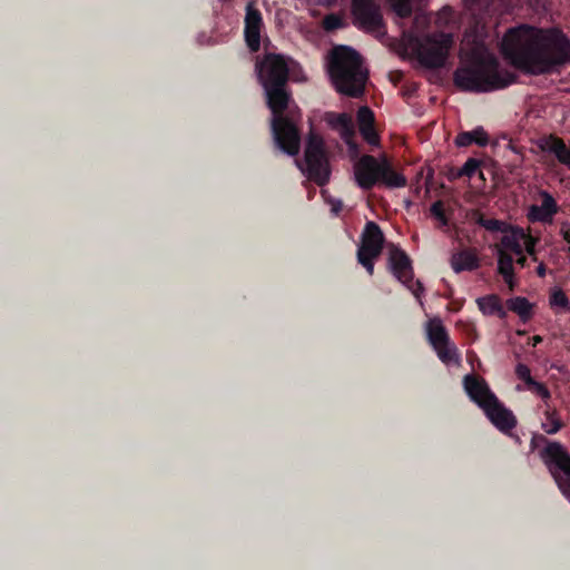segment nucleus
Returning <instances> with one entry per match:
<instances>
[{"label": "nucleus", "instance_id": "f257e3e1", "mask_svg": "<svg viewBox=\"0 0 570 570\" xmlns=\"http://www.w3.org/2000/svg\"><path fill=\"white\" fill-rule=\"evenodd\" d=\"M502 52L512 65L531 73L570 63V41L554 29L529 26L510 29L502 40Z\"/></svg>", "mask_w": 570, "mask_h": 570}, {"label": "nucleus", "instance_id": "f03ea898", "mask_svg": "<svg viewBox=\"0 0 570 570\" xmlns=\"http://www.w3.org/2000/svg\"><path fill=\"white\" fill-rule=\"evenodd\" d=\"M514 75L499 68L497 59L481 51L454 72V83L464 91L489 92L505 88Z\"/></svg>", "mask_w": 570, "mask_h": 570}, {"label": "nucleus", "instance_id": "7ed1b4c3", "mask_svg": "<svg viewBox=\"0 0 570 570\" xmlns=\"http://www.w3.org/2000/svg\"><path fill=\"white\" fill-rule=\"evenodd\" d=\"M264 89L267 105L273 114L271 127L274 141L287 155L296 156L301 147V136L296 125L301 114L297 111L295 115L289 108L291 97L286 85Z\"/></svg>", "mask_w": 570, "mask_h": 570}, {"label": "nucleus", "instance_id": "20e7f679", "mask_svg": "<svg viewBox=\"0 0 570 570\" xmlns=\"http://www.w3.org/2000/svg\"><path fill=\"white\" fill-rule=\"evenodd\" d=\"M327 71L336 90L351 97H360L367 81V69L361 56L350 47H334L326 57Z\"/></svg>", "mask_w": 570, "mask_h": 570}, {"label": "nucleus", "instance_id": "39448f33", "mask_svg": "<svg viewBox=\"0 0 570 570\" xmlns=\"http://www.w3.org/2000/svg\"><path fill=\"white\" fill-rule=\"evenodd\" d=\"M538 242L539 238L524 228L509 226L502 229V237L495 245L498 272L502 275L510 291L515 286L512 256L522 253L532 254L531 252H533Z\"/></svg>", "mask_w": 570, "mask_h": 570}, {"label": "nucleus", "instance_id": "423d86ee", "mask_svg": "<svg viewBox=\"0 0 570 570\" xmlns=\"http://www.w3.org/2000/svg\"><path fill=\"white\" fill-rule=\"evenodd\" d=\"M452 46V33L433 32L415 39L413 49L421 65L428 68H440L444 66Z\"/></svg>", "mask_w": 570, "mask_h": 570}, {"label": "nucleus", "instance_id": "0eeeda50", "mask_svg": "<svg viewBox=\"0 0 570 570\" xmlns=\"http://www.w3.org/2000/svg\"><path fill=\"white\" fill-rule=\"evenodd\" d=\"M541 458L549 465L559 489L570 501V455L559 442H548Z\"/></svg>", "mask_w": 570, "mask_h": 570}, {"label": "nucleus", "instance_id": "6e6552de", "mask_svg": "<svg viewBox=\"0 0 570 570\" xmlns=\"http://www.w3.org/2000/svg\"><path fill=\"white\" fill-rule=\"evenodd\" d=\"M305 166L309 179L324 185L330 178L328 163L324 150L323 138L309 131L305 148Z\"/></svg>", "mask_w": 570, "mask_h": 570}, {"label": "nucleus", "instance_id": "1a4fd4ad", "mask_svg": "<svg viewBox=\"0 0 570 570\" xmlns=\"http://www.w3.org/2000/svg\"><path fill=\"white\" fill-rule=\"evenodd\" d=\"M256 72L264 88L285 86L288 78V65L283 56L268 53L256 62Z\"/></svg>", "mask_w": 570, "mask_h": 570}, {"label": "nucleus", "instance_id": "9d476101", "mask_svg": "<svg viewBox=\"0 0 570 570\" xmlns=\"http://www.w3.org/2000/svg\"><path fill=\"white\" fill-rule=\"evenodd\" d=\"M352 12L360 28L377 37L385 35L381 9L375 0H354Z\"/></svg>", "mask_w": 570, "mask_h": 570}, {"label": "nucleus", "instance_id": "9b49d317", "mask_svg": "<svg viewBox=\"0 0 570 570\" xmlns=\"http://www.w3.org/2000/svg\"><path fill=\"white\" fill-rule=\"evenodd\" d=\"M389 264L393 275L406 285L415 297H420L422 285L420 282H413L412 266L407 255L399 248H392L390 250Z\"/></svg>", "mask_w": 570, "mask_h": 570}, {"label": "nucleus", "instance_id": "f8f14e48", "mask_svg": "<svg viewBox=\"0 0 570 570\" xmlns=\"http://www.w3.org/2000/svg\"><path fill=\"white\" fill-rule=\"evenodd\" d=\"M383 167V158L376 159L373 156H363L354 165V177L356 184L363 189H370L380 181Z\"/></svg>", "mask_w": 570, "mask_h": 570}, {"label": "nucleus", "instance_id": "ddd939ff", "mask_svg": "<svg viewBox=\"0 0 570 570\" xmlns=\"http://www.w3.org/2000/svg\"><path fill=\"white\" fill-rule=\"evenodd\" d=\"M463 387L469 397L481 409L485 407L497 396L491 392L484 379L468 374L463 377Z\"/></svg>", "mask_w": 570, "mask_h": 570}, {"label": "nucleus", "instance_id": "4468645a", "mask_svg": "<svg viewBox=\"0 0 570 570\" xmlns=\"http://www.w3.org/2000/svg\"><path fill=\"white\" fill-rule=\"evenodd\" d=\"M384 236L374 222H367L362 234L357 255L380 256L383 249Z\"/></svg>", "mask_w": 570, "mask_h": 570}, {"label": "nucleus", "instance_id": "2eb2a0df", "mask_svg": "<svg viewBox=\"0 0 570 570\" xmlns=\"http://www.w3.org/2000/svg\"><path fill=\"white\" fill-rule=\"evenodd\" d=\"M262 24L261 12L254 7L253 1H249L246 7L245 16V39L250 51L255 52L261 47Z\"/></svg>", "mask_w": 570, "mask_h": 570}, {"label": "nucleus", "instance_id": "dca6fc26", "mask_svg": "<svg viewBox=\"0 0 570 570\" xmlns=\"http://www.w3.org/2000/svg\"><path fill=\"white\" fill-rule=\"evenodd\" d=\"M324 120L332 129L338 131L341 138L348 145L351 150L356 154L357 148L353 142L355 132L352 116L345 112H326Z\"/></svg>", "mask_w": 570, "mask_h": 570}, {"label": "nucleus", "instance_id": "f3484780", "mask_svg": "<svg viewBox=\"0 0 570 570\" xmlns=\"http://www.w3.org/2000/svg\"><path fill=\"white\" fill-rule=\"evenodd\" d=\"M482 410L492 424L500 431L508 432L517 424L513 413L504 407L497 397Z\"/></svg>", "mask_w": 570, "mask_h": 570}, {"label": "nucleus", "instance_id": "a211bd4d", "mask_svg": "<svg viewBox=\"0 0 570 570\" xmlns=\"http://www.w3.org/2000/svg\"><path fill=\"white\" fill-rule=\"evenodd\" d=\"M541 205H532L528 210V218L532 222H551L558 210L554 198L547 191H541Z\"/></svg>", "mask_w": 570, "mask_h": 570}, {"label": "nucleus", "instance_id": "6ab92c4d", "mask_svg": "<svg viewBox=\"0 0 570 570\" xmlns=\"http://www.w3.org/2000/svg\"><path fill=\"white\" fill-rule=\"evenodd\" d=\"M357 122L363 138L373 146L379 145L380 138L374 128V114L368 107H361L357 111Z\"/></svg>", "mask_w": 570, "mask_h": 570}, {"label": "nucleus", "instance_id": "aec40b11", "mask_svg": "<svg viewBox=\"0 0 570 570\" xmlns=\"http://www.w3.org/2000/svg\"><path fill=\"white\" fill-rule=\"evenodd\" d=\"M450 265L455 273L474 271L480 265L478 253L475 249H462L453 253Z\"/></svg>", "mask_w": 570, "mask_h": 570}, {"label": "nucleus", "instance_id": "412c9836", "mask_svg": "<svg viewBox=\"0 0 570 570\" xmlns=\"http://www.w3.org/2000/svg\"><path fill=\"white\" fill-rule=\"evenodd\" d=\"M538 147L542 151L551 153L556 156L558 161L563 165L568 155L570 154V149L566 146L564 141L556 136H546L538 140Z\"/></svg>", "mask_w": 570, "mask_h": 570}, {"label": "nucleus", "instance_id": "4be33fe9", "mask_svg": "<svg viewBox=\"0 0 570 570\" xmlns=\"http://www.w3.org/2000/svg\"><path fill=\"white\" fill-rule=\"evenodd\" d=\"M426 335L433 347L450 341L449 334L440 318H432L426 324Z\"/></svg>", "mask_w": 570, "mask_h": 570}, {"label": "nucleus", "instance_id": "5701e85b", "mask_svg": "<svg viewBox=\"0 0 570 570\" xmlns=\"http://www.w3.org/2000/svg\"><path fill=\"white\" fill-rule=\"evenodd\" d=\"M380 181L389 188H401L406 185V178L402 174L395 171L384 157Z\"/></svg>", "mask_w": 570, "mask_h": 570}, {"label": "nucleus", "instance_id": "b1692460", "mask_svg": "<svg viewBox=\"0 0 570 570\" xmlns=\"http://www.w3.org/2000/svg\"><path fill=\"white\" fill-rule=\"evenodd\" d=\"M489 142V137L482 127H478L472 131H464L456 136L455 144L459 147H466L471 144L485 146Z\"/></svg>", "mask_w": 570, "mask_h": 570}, {"label": "nucleus", "instance_id": "393cba45", "mask_svg": "<svg viewBox=\"0 0 570 570\" xmlns=\"http://www.w3.org/2000/svg\"><path fill=\"white\" fill-rule=\"evenodd\" d=\"M544 421L542 422L541 426L542 430L548 434H556L559 432L563 424L561 422L560 415L558 411L553 407H551L548 403L544 410Z\"/></svg>", "mask_w": 570, "mask_h": 570}, {"label": "nucleus", "instance_id": "a878e982", "mask_svg": "<svg viewBox=\"0 0 570 570\" xmlns=\"http://www.w3.org/2000/svg\"><path fill=\"white\" fill-rule=\"evenodd\" d=\"M433 348L436 352L439 358L443 363H445L448 365L449 364H455V365L460 364V354L458 352V348L451 341H448L446 343L435 346Z\"/></svg>", "mask_w": 570, "mask_h": 570}, {"label": "nucleus", "instance_id": "bb28decb", "mask_svg": "<svg viewBox=\"0 0 570 570\" xmlns=\"http://www.w3.org/2000/svg\"><path fill=\"white\" fill-rule=\"evenodd\" d=\"M479 308L485 315H494L498 314L500 316L504 315L502 306L500 304V299L495 295H489L479 298L478 301Z\"/></svg>", "mask_w": 570, "mask_h": 570}, {"label": "nucleus", "instance_id": "cd10ccee", "mask_svg": "<svg viewBox=\"0 0 570 570\" xmlns=\"http://www.w3.org/2000/svg\"><path fill=\"white\" fill-rule=\"evenodd\" d=\"M508 307L523 320L529 318L531 315L532 306L524 297H514L509 299Z\"/></svg>", "mask_w": 570, "mask_h": 570}, {"label": "nucleus", "instance_id": "c85d7f7f", "mask_svg": "<svg viewBox=\"0 0 570 570\" xmlns=\"http://www.w3.org/2000/svg\"><path fill=\"white\" fill-rule=\"evenodd\" d=\"M393 11L401 18L411 16L414 0H386Z\"/></svg>", "mask_w": 570, "mask_h": 570}, {"label": "nucleus", "instance_id": "c756f323", "mask_svg": "<svg viewBox=\"0 0 570 570\" xmlns=\"http://www.w3.org/2000/svg\"><path fill=\"white\" fill-rule=\"evenodd\" d=\"M518 391L524 390V387L518 385ZM525 390L532 392L533 394L540 396L542 400L548 401L551 397L550 391L548 387L538 381L530 382V384L525 387Z\"/></svg>", "mask_w": 570, "mask_h": 570}, {"label": "nucleus", "instance_id": "7c9ffc66", "mask_svg": "<svg viewBox=\"0 0 570 570\" xmlns=\"http://www.w3.org/2000/svg\"><path fill=\"white\" fill-rule=\"evenodd\" d=\"M550 305L551 307L558 308H568L569 299L566 293L561 288H553L550 294Z\"/></svg>", "mask_w": 570, "mask_h": 570}, {"label": "nucleus", "instance_id": "2f4dec72", "mask_svg": "<svg viewBox=\"0 0 570 570\" xmlns=\"http://www.w3.org/2000/svg\"><path fill=\"white\" fill-rule=\"evenodd\" d=\"M480 163L476 159L470 158L465 161L462 168L458 171V176L472 177L479 173L480 177L483 176L482 171L479 170Z\"/></svg>", "mask_w": 570, "mask_h": 570}, {"label": "nucleus", "instance_id": "473e14b6", "mask_svg": "<svg viewBox=\"0 0 570 570\" xmlns=\"http://www.w3.org/2000/svg\"><path fill=\"white\" fill-rule=\"evenodd\" d=\"M430 210H431L432 216L439 222L440 226L448 225V218L445 216L444 205L441 200L433 203Z\"/></svg>", "mask_w": 570, "mask_h": 570}, {"label": "nucleus", "instance_id": "72a5a7b5", "mask_svg": "<svg viewBox=\"0 0 570 570\" xmlns=\"http://www.w3.org/2000/svg\"><path fill=\"white\" fill-rule=\"evenodd\" d=\"M343 20L338 14L332 13L323 19V28L326 31H333L343 27Z\"/></svg>", "mask_w": 570, "mask_h": 570}, {"label": "nucleus", "instance_id": "f704fd0d", "mask_svg": "<svg viewBox=\"0 0 570 570\" xmlns=\"http://www.w3.org/2000/svg\"><path fill=\"white\" fill-rule=\"evenodd\" d=\"M515 375L519 380H521L524 383V387H527L530 384V382L534 381V379L531 376L530 368L522 363H519L515 366Z\"/></svg>", "mask_w": 570, "mask_h": 570}, {"label": "nucleus", "instance_id": "c9c22d12", "mask_svg": "<svg viewBox=\"0 0 570 570\" xmlns=\"http://www.w3.org/2000/svg\"><path fill=\"white\" fill-rule=\"evenodd\" d=\"M375 258H377V256L357 255V259H358L360 264H362L366 268V271L368 272L370 275H372L374 272L373 261Z\"/></svg>", "mask_w": 570, "mask_h": 570}, {"label": "nucleus", "instance_id": "e433bc0d", "mask_svg": "<svg viewBox=\"0 0 570 570\" xmlns=\"http://www.w3.org/2000/svg\"><path fill=\"white\" fill-rule=\"evenodd\" d=\"M488 230H502V223L497 219H480L479 222Z\"/></svg>", "mask_w": 570, "mask_h": 570}, {"label": "nucleus", "instance_id": "4c0bfd02", "mask_svg": "<svg viewBox=\"0 0 570 570\" xmlns=\"http://www.w3.org/2000/svg\"><path fill=\"white\" fill-rule=\"evenodd\" d=\"M451 16H452V10L451 9H448V8L442 9L438 13L436 24L441 26L443 22L446 23V21L451 18Z\"/></svg>", "mask_w": 570, "mask_h": 570}, {"label": "nucleus", "instance_id": "58836bf2", "mask_svg": "<svg viewBox=\"0 0 570 570\" xmlns=\"http://www.w3.org/2000/svg\"><path fill=\"white\" fill-rule=\"evenodd\" d=\"M514 256L517 257V259H515L517 265H519L520 267H525L527 266L525 253H522V254H519V255H514Z\"/></svg>", "mask_w": 570, "mask_h": 570}, {"label": "nucleus", "instance_id": "ea45409f", "mask_svg": "<svg viewBox=\"0 0 570 570\" xmlns=\"http://www.w3.org/2000/svg\"><path fill=\"white\" fill-rule=\"evenodd\" d=\"M537 273L540 277H543L546 275V266L543 263H540L537 267Z\"/></svg>", "mask_w": 570, "mask_h": 570}, {"label": "nucleus", "instance_id": "a19ab883", "mask_svg": "<svg viewBox=\"0 0 570 570\" xmlns=\"http://www.w3.org/2000/svg\"><path fill=\"white\" fill-rule=\"evenodd\" d=\"M342 208V203L340 200L335 202L332 206V210L337 214Z\"/></svg>", "mask_w": 570, "mask_h": 570}, {"label": "nucleus", "instance_id": "79ce46f5", "mask_svg": "<svg viewBox=\"0 0 570 570\" xmlns=\"http://www.w3.org/2000/svg\"><path fill=\"white\" fill-rule=\"evenodd\" d=\"M541 342H542V338H541V336H539V335H535V336H533V337L531 338V343H532V345H533V346H535L537 344H539V343H541Z\"/></svg>", "mask_w": 570, "mask_h": 570}, {"label": "nucleus", "instance_id": "37998d69", "mask_svg": "<svg viewBox=\"0 0 570 570\" xmlns=\"http://www.w3.org/2000/svg\"><path fill=\"white\" fill-rule=\"evenodd\" d=\"M464 1L468 4L473 6V4H479V3L485 2L487 0H464Z\"/></svg>", "mask_w": 570, "mask_h": 570}, {"label": "nucleus", "instance_id": "c03bdc74", "mask_svg": "<svg viewBox=\"0 0 570 570\" xmlns=\"http://www.w3.org/2000/svg\"><path fill=\"white\" fill-rule=\"evenodd\" d=\"M563 237L567 243L570 245V229L563 232Z\"/></svg>", "mask_w": 570, "mask_h": 570}, {"label": "nucleus", "instance_id": "a18cd8bd", "mask_svg": "<svg viewBox=\"0 0 570 570\" xmlns=\"http://www.w3.org/2000/svg\"><path fill=\"white\" fill-rule=\"evenodd\" d=\"M531 253L532 254H528V255L531 257V259L533 262H538V257H537V254H535V246L533 247V252H531Z\"/></svg>", "mask_w": 570, "mask_h": 570}, {"label": "nucleus", "instance_id": "49530a36", "mask_svg": "<svg viewBox=\"0 0 570 570\" xmlns=\"http://www.w3.org/2000/svg\"><path fill=\"white\" fill-rule=\"evenodd\" d=\"M563 165L566 167H568V169L570 170V154L568 155V157H567L566 161L563 163Z\"/></svg>", "mask_w": 570, "mask_h": 570}, {"label": "nucleus", "instance_id": "de8ad7c7", "mask_svg": "<svg viewBox=\"0 0 570 570\" xmlns=\"http://www.w3.org/2000/svg\"><path fill=\"white\" fill-rule=\"evenodd\" d=\"M421 293H423V291ZM421 295L422 294H420V297H416V298L420 301V304H423V301H421Z\"/></svg>", "mask_w": 570, "mask_h": 570}]
</instances>
